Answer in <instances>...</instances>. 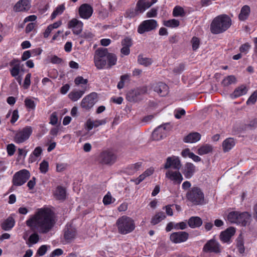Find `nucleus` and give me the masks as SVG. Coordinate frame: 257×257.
Returning a JSON list of instances; mask_svg holds the SVG:
<instances>
[{
    "instance_id": "30",
    "label": "nucleus",
    "mask_w": 257,
    "mask_h": 257,
    "mask_svg": "<svg viewBox=\"0 0 257 257\" xmlns=\"http://www.w3.org/2000/svg\"><path fill=\"white\" fill-rule=\"evenodd\" d=\"M247 88L245 85H242L237 87L231 94L232 97H238L245 94L247 92Z\"/></svg>"
},
{
    "instance_id": "21",
    "label": "nucleus",
    "mask_w": 257,
    "mask_h": 257,
    "mask_svg": "<svg viewBox=\"0 0 257 257\" xmlns=\"http://www.w3.org/2000/svg\"><path fill=\"white\" fill-rule=\"evenodd\" d=\"M30 8L31 4L29 0H20L15 5L14 10L15 12L27 11Z\"/></svg>"
},
{
    "instance_id": "27",
    "label": "nucleus",
    "mask_w": 257,
    "mask_h": 257,
    "mask_svg": "<svg viewBox=\"0 0 257 257\" xmlns=\"http://www.w3.org/2000/svg\"><path fill=\"white\" fill-rule=\"evenodd\" d=\"M200 134L198 133L195 132L189 134L184 138L183 141L185 143H193L200 140Z\"/></svg>"
},
{
    "instance_id": "20",
    "label": "nucleus",
    "mask_w": 257,
    "mask_h": 257,
    "mask_svg": "<svg viewBox=\"0 0 257 257\" xmlns=\"http://www.w3.org/2000/svg\"><path fill=\"white\" fill-rule=\"evenodd\" d=\"M235 232V228L233 227H230L221 232L219 235L220 239L223 242H228L231 237L234 234Z\"/></svg>"
},
{
    "instance_id": "25",
    "label": "nucleus",
    "mask_w": 257,
    "mask_h": 257,
    "mask_svg": "<svg viewBox=\"0 0 257 257\" xmlns=\"http://www.w3.org/2000/svg\"><path fill=\"white\" fill-rule=\"evenodd\" d=\"M188 224L191 228H195L201 226L202 220L199 217L192 216L188 219Z\"/></svg>"
},
{
    "instance_id": "4",
    "label": "nucleus",
    "mask_w": 257,
    "mask_h": 257,
    "mask_svg": "<svg viewBox=\"0 0 257 257\" xmlns=\"http://www.w3.org/2000/svg\"><path fill=\"white\" fill-rule=\"evenodd\" d=\"M231 25V20L226 15H221L215 17L210 25L212 33L218 34L226 31Z\"/></svg>"
},
{
    "instance_id": "13",
    "label": "nucleus",
    "mask_w": 257,
    "mask_h": 257,
    "mask_svg": "<svg viewBox=\"0 0 257 257\" xmlns=\"http://www.w3.org/2000/svg\"><path fill=\"white\" fill-rule=\"evenodd\" d=\"M203 251L205 252L218 253L221 251V247L220 244L216 240L211 239L204 244Z\"/></svg>"
},
{
    "instance_id": "33",
    "label": "nucleus",
    "mask_w": 257,
    "mask_h": 257,
    "mask_svg": "<svg viewBox=\"0 0 257 257\" xmlns=\"http://www.w3.org/2000/svg\"><path fill=\"white\" fill-rule=\"evenodd\" d=\"M235 145V142L232 138H228L223 141L222 147L225 152L229 151Z\"/></svg>"
},
{
    "instance_id": "43",
    "label": "nucleus",
    "mask_w": 257,
    "mask_h": 257,
    "mask_svg": "<svg viewBox=\"0 0 257 257\" xmlns=\"http://www.w3.org/2000/svg\"><path fill=\"white\" fill-rule=\"evenodd\" d=\"M24 102L25 105L27 108L32 110H34L35 109L36 103L32 99L27 97L25 99Z\"/></svg>"
},
{
    "instance_id": "6",
    "label": "nucleus",
    "mask_w": 257,
    "mask_h": 257,
    "mask_svg": "<svg viewBox=\"0 0 257 257\" xmlns=\"http://www.w3.org/2000/svg\"><path fill=\"white\" fill-rule=\"evenodd\" d=\"M118 232L126 234L132 232L135 228L134 220L130 217L123 216L119 218L116 221Z\"/></svg>"
},
{
    "instance_id": "31",
    "label": "nucleus",
    "mask_w": 257,
    "mask_h": 257,
    "mask_svg": "<svg viewBox=\"0 0 257 257\" xmlns=\"http://www.w3.org/2000/svg\"><path fill=\"white\" fill-rule=\"evenodd\" d=\"M85 90H73L68 94L69 98L73 101H76L81 98L84 94Z\"/></svg>"
},
{
    "instance_id": "19",
    "label": "nucleus",
    "mask_w": 257,
    "mask_h": 257,
    "mask_svg": "<svg viewBox=\"0 0 257 257\" xmlns=\"http://www.w3.org/2000/svg\"><path fill=\"white\" fill-rule=\"evenodd\" d=\"M122 48L120 49L121 54L127 56L130 54V47L133 45L132 39L128 37H125L121 40Z\"/></svg>"
},
{
    "instance_id": "60",
    "label": "nucleus",
    "mask_w": 257,
    "mask_h": 257,
    "mask_svg": "<svg viewBox=\"0 0 257 257\" xmlns=\"http://www.w3.org/2000/svg\"><path fill=\"white\" fill-rule=\"evenodd\" d=\"M19 118L18 111V110H15L13 112L12 116L11 118V122L12 123H15Z\"/></svg>"
},
{
    "instance_id": "40",
    "label": "nucleus",
    "mask_w": 257,
    "mask_h": 257,
    "mask_svg": "<svg viewBox=\"0 0 257 257\" xmlns=\"http://www.w3.org/2000/svg\"><path fill=\"white\" fill-rule=\"evenodd\" d=\"M236 78L233 75H230L225 78L222 82L224 86H228L229 85L236 82Z\"/></svg>"
},
{
    "instance_id": "52",
    "label": "nucleus",
    "mask_w": 257,
    "mask_h": 257,
    "mask_svg": "<svg viewBox=\"0 0 257 257\" xmlns=\"http://www.w3.org/2000/svg\"><path fill=\"white\" fill-rule=\"evenodd\" d=\"M191 42L192 44V49L193 50H197L199 46L200 41L198 38L194 37L192 38Z\"/></svg>"
},
{
    "instance_id": "58",
    "label": "nucleus",
    "mask_w": 257,
    "mask_h": 257,
    "mask_svg": "<svg viewBox=\"0 0 257 257\" xmlns=\"http://www.w3.org/2000/svg\"><path fill=\"white\" fill-rule=\"evenodd\" d=\"M185 110L184 109H178L175 110V117L177 119H180L182 115L185 114Z\"/></svg>"
},
{
    "instance_id": "46",
    "label": "nucleus",
    "mask_w": 257,
    "mask_h": 257,
    "mask_svg": "<svg viewBox=\"0 0 257 257\" xmlns=\"http://www.w3.org/2000/svg\"><path fill=\"white\" fill-rule=\"evenodd\" d=\"M49 164L45 160H43L40 164V171L42 173L45 174L48 170Z\"/></svg>"
},
{
    "instance_id": "15",
    "label": "nucleus",
    "mask_w": 257,
    "mask_h": 257,
    "mask_svg": "<svg viewBox=\"0 0 257 257\" xmlns=\"http://www.w3.org/2000/svg\"><path fill=\"white\" fill-rule=\"evenodd\" d=\"M76 229L71 224H67L64 231V238L66 243H70L76 236Z\"/></svg>"
},
{
    "instance_id": "29",
    "label": "nucleus",
    "mask_w": 257,
    "mask_h": 257,
    "mask_svg": "<svg viewBox=\"0 0 257 257\" xmlns=\"http://www.w3.org/2000/svg\"><path fill=\"white\" fill-rule=\"evenodd\" d=\"M250 12V9L249 6H244L241 9L240 14L238 15V19L240 21H245L246 20Z\"/></svg>"
},
{
    "instance_id": "10",
    "label": "nucleus",
    "mask_w": 257,
    "mask_h": 257,
    "mask_svg": "<svg viewBox=\"0 0 257 257\" xmlns=\"http://www.w3.org/2000/svg\"><path fill=\"white\" fill-rule=\"evenodd\" d=\"M32 127L27 126L17 131L14 136V140L17 144L23 143L27 141L32 133Z\"/></svg>"
},
{
    "instance_id": "48",
    "label": "nucleus",
    "mask_w": 257,
    "mask_h": 257,
    "mask_svg": "<svg viewBox=\"0 0 257 257\" xmlns=\"http://www.w3.org/2000/svg\"><path fill=\"white\" fill-rule=\"evenodd\" d=\"M112 196L109 192H108L104 196L103 199V203L105 205H107L111 204L112 202Z\"/></svg>"
},
{
    "instance_id": "63",
    "label": "nucleus",
    "mask_w": 257,
    "mask_h": 257,
    "mask_svg": "<svg viewBox=\"0 0 257 257\" xmlns=\"http://www.w3.org/2000/svg\"><path fill=\"white\" fill-rule=\"evenodd\" d=\"M187 227V224L185 222H181L179 223H177L175 226V228L176 229H180L181 230L185 229Z\"/></svg>"
},
{
    "instance_id": "44",
    "label": "nucleus",
    "mask_w": 257,
    "mask_h": 257,
    "mask_svg": "<svg viewBox=\"0 0 257 257\" xmlns=\"http://www.w3.org/2000/svg\"><path fill=\"white\" fill-rule=\"evenodd\" d=\"M139 10H137V6L136 7L135 10H130L125 13V17L126 18H133L137 16L140 13H143Z\"/></svg>"
},
{
    "instance_id": "37",
    "label": "nucleus",
    "mask_w": 257,
    "mask_h": 257,
    "mask_svg": "<svg viewBox=\"0 0 257 257\" xmlns=\"http://www.w3.org/2000/svg\"><path fill=\"white\" fill-rule=\"evenodd\" d=\"M138 63L142 65H144L146 67L149 66L152 63V61L151 59L143 57V55H139L138 58Z\"/></svg>"
},
{
    "instance_id": "53",
    "label": "nucleus",
    "mask_w": 257,
    "mask_h": 257,
    "mask_svg": "<svg viewBox=\"0 0 257 257\" xmlns=\"http://www.w3.org/2000/svg\"><path fill=\"white\" fill-rule=\"evenodd\" d=\"M74 82L76 85H79L80 84H86L88 82V80L84 79L81 76H78L75 79Z\"/></svg>"
},
{
    "instance_id": "45",
    "label": "nucleus",
    "mask_w": 257,
    "mask_h": 257,
    "mask_svg": "<svg viewBox=\"0 0 257 257\" xmlns=\"http://www.w3.org/2000/svg\"><path fill=\"white\" fill-rule=\"evenodd\" d=\"M130 75L128 74H124L123 75H121L120 76V80L119 82L118 83L117 87L119 89H122L123 88L124 85V81L126 80H127L129 79Z\"/></svg>"
},
{
    "instance_id": "59",
    "label": "nucleus",
    "mask_w": 257,
    "mask_h": 257,
    "mask_svg": "<svg viewBox=\"0 0 257 257\" xmlns=\"http://www.w3.org/2000/svg\"><path fill=\"white\" fill-rule=\"evenodd\" d=\"M58 121V118L57 116L56 113L55 112H53L50 116V123L52 125H55L57 124Z\"/></svg>"
},
{
    "instance_id": "39",
    "label": "nucleus",
    "mask_w": 257,
    "mask_h": 257,
    "mask_svg": "<svg viewBox=\"0 0 257 257\" xmlns=\"http://www.w3.org/2000/svg\"><path fill=\"white\" fill-rule=\"evenodd\" d=\"M236 247L240 253H243L244 252L245 248L244 246V242L242 237L240 235L236 240Z\"/></svg>"
},
{
    "instance_id": "8",
    "label": "nucleus",
    "mask_w": 257,
    "mask_h": 257,
    "mask_svg": "<svg viewBox=\"0 0 257 257\" xmlns=\"http://www.w3.org/2000/svg\"><path fill=\"white\" fill-rule=\"evenodd\" d=\"M172 128L169 123H165L157 127L152 133V138L154 141H160L167 136V132Z\"/></svg>"
},
{
    "instance_id": "5",
    "label": "nucleus",
    "mask_w": 257,
    "mask_h": 257,
    "mask_svg": "<svg viewBox=\"0 0 257 257\" xmlns=\"http://www.w3.org/2000/svg\"><path fill=\"white\" fill-rule=\"evenodd\" d=\"M186 197L194 205H202L206 203L204 193L198 187L191 188L186 193Z\"/></svg>"
},
{
    "instance_id": "12",
    "label": "nucleus",
    "mask_w": 257,
    "mask_h": 257,
    "mask_svg": "<svg viewBox=\"0 0 257 257\" xmlns=\"http://www.w3.org/2000/svg\"><path fill=\"white\" fill-rule=\"evenodd\" d=\"M157 27V22L153 19L144 21L138 27V32L141 34L155 30Z\"/></svg>"
},
{
    "instance_id": "28",
    "label": "nucleus",
    "mask_w": 257,
    "mask_h": 257,
    "mask_svg": "<svg viewBox=\"0 0 257 257\" xmlns=\"http://www.w3.org/2000/svg\"><path fill=\"white\" fill-rule=\"evenodd\" d=\"M15 219L12 216H9L1 224V227L4 230L8 231L11 229L15 225Z\"/></svg>"
},
{
    "instance_id": "18",
    "label": "nucleus",
    "mask_w": 257,
    "mask_h": 257,
    "mask_svg": "<svg viewBox=\"0 0 257 257\" xmlns=\"http://www.w3.org/2000/svg\"><path fill=\"white\" fill-rule=\"evenodd\" d=\"M83 23L76 19H72L68 24L69 29L73 28V32L74 34L78 35L82 31Z\"/></svg>"
},
{
    "instance_id": "2",
    "label": "nucleus",
    "mask_w": 257,
    "mask_h": 257,
    "mask_svg": "<svg viewBox=\"0 0 257 257\" xmlns=\"http://www.w3.org/2000/svg\"><path fill=\"white\" fill-rule=\"evenodd\" d=\"M116 55L109 53L107 48L101 47L95 50L94 63L97 69H110L116 64Z\"/></svg>"
},
{
    "instance_id": "36",
    "label": "nucleus",
    "mask_w": 257,
    "mask_h": 257,
    "mask_svg": "<svg viewBox=\"0 0 257 257\" xmlns=\"http://www.w3.org/2000/svg\"><path fill=\"white\" fill-rule=\"evenodd\" d=\"M239 212L238 211H231L229 212L227 216L228 221L232 223L237 224Z\"/></svg>"
},
{
    "instance_id": "42",
    "label": "nucleus",
    "mask_w": 257,
    "mask_h": 257,
    "mask_svg": "<svg viewBox=\"0 0 257 257\" xmlns=\"http://www.w3.org/2000/svg\"><path fill=\"white\" fill-rule=\"evenodd\" d=\"M185 15V12L183 8L180 6H176L174 8L173 11L174 17H183Z\"/></svg>"
},
{
    "instance_id": "9",
    "label": "nucleus",
    "mask_w": 257,
    "mask_h": 257,
    "mask_svg": "<svg viewBox=\"0 0 257 257\" xmlns=\"http://www.w3.org/2000/svg\"><path fill=\"white\" fill-rule=\"evenodd\" d=\"M116 159V156L112 152L104 151L98 155L97 161L102 165H111L114 163Z\"/></svg>"
},
{
    "instance_id": "1",
    "label": "nucleus",
    "mask_w": 257,
    "mask_h": 257,
    "mask_svg": "<svg viewBox=\"0 0 257 257\" xmlns=\"http://www.w3.org/2000/svg\"><path fill=\"white\" fill-rule=\"evenodd\" d=\"M26 224L34 232L29 236L28 242L33 244H36L39 240V235L36 231L45 234L54 227L55 224L54 213L48 208L39 209L26 221Z\"/></svg>"
},
{
    "instance_id": "50",
    "label": "nucleus",
    "mask_w": 257,
    "mask_h": 257,
    "mask_svg": "<svg viewBox=\"0 0 257 257\" xmlns=\"http://www.w3.org/2000/svg\"><path fill=\"white\" fill-rule=\"evenodd\" d=\"M7 150L9 156H13L16 151V147L13 144H10L7 145Z\"/></svg>"
},
{
    "instance_id": "64",
    "label": "nucleus",
    "mask_w": 257,
    "mask_h": 257,
    "mask_svg": "<svg viewBox=\"0 0 257 257\" xmlns=\"http://www.w3.org/2000/svg\"><path fill=\"white\" fill-rule=\"evenodd\" d=\"M62 60L57 56H53L51 59V62L53 64H60L62 62Z\"/></svg>"
},
{
    "instance_id": "61",
    "label": "nucleus",
    "mask_w": 257,
    "mask_h": 257,
    "mask_svg": "<svg viewBox=\"0 0 257 257\" xmlns=\"http://www.w3.org/2000/svg\"><path fill=\"white\" fill-rule=\"evenodd\" d=\"M9 65L12 68L16 67H21L20 61L16 59H13L10 63Z\"/></svg>"
},
{
    "instance_id": "24",
    "label": "nucleus",
    "mask_w": 257,
    "mask_h": 257,
    "mask_svg": "<svg viewBox=\"0 0 257 257\" xmlns=\"http://www.w3.org/2000/svg\"><path fill=\"white\" fill-rule=\"evenodd\" d=\"M195 171V166L192 163H187L185 164L183 173L186 178H190L193 175Z\"/></svg>"
},
{
    "instance_id": "51",
    "label": "nucleus",
    "mask_w": 257,
    "mask_h": 257,
    "mask_svg": "<svg viewBox=\"0 0 257 257\" xmlns=\"http://www.w3.org/2000/svg\"><path fill=\"white\" fill-rule=\"evenodd\" d=\"M158 8H154L147 12L146 16L147 18L156 17L157 15Z\"/></svg>"
},
{
    "instance_id": "26",
    "label": "nucleus",
    "mask_w": 257,
    "mask_h": 257,
    "mask_svg": "<svg viewBox=\"0 0 257 257\" xmlns=\"http://www.w3.org/2000/svg\"><path fill=\"white\" fill-rule=\"evenodd\" d=\"M250 215L247 212H239L237 224H241L242 226H245L249 221Z\"/></svg>"
},
{
    "instance_id": "7",
    "label": "nucleus",
    "mask_w": 257,
    "mask_h": 257,
    "mask_svg": "<svg viewBox=\"0 0 257 257\" xmlns=\"http://www.w3.org/2000/svg\"><path fill=\"white\" fill-rule=\"evenodd\" d=\"M147 86L137 87L136 89L130 90L126 95V99L131 102H137L143 99L144 95L147 93Z\"/></svg>"
},
{
    "instance_id": "57",
    "label": "nucleus",
    "mask_w": 257,
    "mask_h": 257,
    "mask_svg": "<svg viewBox=\"0 0 257 257\" xmlns=\"http://www.w3.org/2000/svg\"><path fill=\"white\" fill-rule=\"evenodd\" d=\"M47 250V246L46 245H43L41 246L37 250V254L40 256H42L45 254Z\"/></svg>"
},
{
    "instance_id": "35",
    "label": "nucleus",
    "mask_w": 257,
    "mask_h": 257,
    "mask_svg": "<svg viewBox=\"0 0 257 257\" xmlns=\"http://www.w3.org/2000/svg\"><path fill=\"white\" fill-rule=\"evenodd\" d=\"M213 148L211 145L209 144H206L200 147L197 151V153L199 155H203L207 154L211 152Z\"/></svg>"
},
{
    "instance_id": "55",
    "label": "nucleus",
    "mask_w": 257,
    "mask_h": 257,
    "mask_svg": "<svg viewBox=\"0 0 257 257\" xmlns=\"http://www.w3.org/2000/svg\"><path fill=\"white\" fill-rule=\"evenodd\" d=\"M20 68H21V67H14L12 68L10 70L11 74L12 75V76L13 77H16L18 76V75H19L20 71Z\"/></svg>"
},
{
    "instance_id": "32",
    "label": "nucleus",
    "mask_w": 257,
    "mask_h": 257,
    "mask_svg": "<svg viewBox=\"0 0 257 257\" xmlns=\"http://www.w3.org/2000/svg\"><path fill=\"white\" fill-rule=\"evenodd\" d=\"M55 197L58 200H64L66 197V191L61 186H58L54 194Z\"/></svg>"
},
{
    "instance_id": "22",
    "label": "nucleus",
    "mask_w": 257,
    "mask_h": 257,
    "mask_svg": "<svg viewBox=\"0 0 257 257\" xmlns=\"http://www.w3.org/2000/svg\"><path fill=\"white\" fill-rule=\"evenodd\" d=\"M154 90L160 96H165L168 93L169 87L165 83L160 82L155 85Z\"/></svg>"
},
{
    "instance_id": "34",
    "label": "nucleus",
    "mask_w": 257,
    "mask_h": 257,
    "mask_svg": "<svg viewBox=\"0 0 257 257\" xmlns=\"http://www.w3.org/2000/svg\"><path fill=\"white\" fill-rule=\"evenodd\" d=\"M166 218V215L164 212H159L157 213L152 218L151 223L152 225H155Z\"/></svg>"
},
{
    "instance_id": "16",
    "label": "nucleus",
    "mask_w": 257,
    "mask_h": 257,
    "mask_svg": "<svg viewBox=\"0 0 257 257\" xmlns=\"http://www.w3.org/2000/svg\"><path fill=\"white\" fill-rule=\"evenodd\" d=\"M189 237V234L185 231H179L172 233L170 239L175 243H179L186 241Z\"/></svg>"
},
{
    "instance_id": "62",
    "label": "nucleus",
    "mask_w": 257,
    "mask_h": 257,
    "mask_svg": "<svg viewBox=\"0 0 257 257\" xmlns=\"http://www.w3.org/2000/svg\"><path fill=\"white\" fill-rule=\"evenodd\" d=\"M42 153V149L40 147H36L33 152V155L36 157H39Z\"/></svg>"
},
{
    "instance_id": "49",
    "label": "nucleus",
    "mask_w": 257,
    "mask_h": 257,
    "mask_svg": "<svg viewBox=\"0 0 257 257\" xmlns=\"http://www.w3.org/2000/svg\"><path fill=\"white\" fill-rule=\"evenodd\" d=\"M185 65L183 63H180L173 69V72L175 75L181 73L185 69Z\"/></svg>"
},
{
    "instance_id": "11",
    "label": "nucleus",
    "mask_w": 257,
    "mask_h": 257,
    "mask_svg": "<svg viewBox=\"0 0 257 257\" xmlns=\"http://www.w3.org/2000/svg\"><path fill=\"white\" fill-rule=\"evenodd\" d=\"M30 177V172L25 169L22 170L15 174L13 178V183L14 185L21 186Z\"/></svg>"
},
{
    "instance_id": "14",
    "label": "nucleus",
    "mask_w": 257,
    "mask_h": 257,
    "mask_svg": "<svg viewBox=\"0 0 257 257\" xmlns=\"http://www.w3.org/2000/svg\"><path fill=\"white\" fill-rule=\"evenodd\" d=\"M97 94L95 92H92L84 97L81 102V106L86 109L89 110L95 103Z\"/></svg>"
},
{
    "instance_id": "3",
    "label": "nucleus",
    "mask_w": 257,
    "mask_h": 257,
    "mask_svg": "<svg viewBox=\"0 0 257 257\" xmlns=\"http://www.w3.org/2000/svg\"><path fill=\"white\" fill-rule=\"evenodd\" d=\"M181 166L182 165L178 157L174 156L168 157L164 165V168L169 169L172 168L177 171L168 170L166 172L165 177L173 181L174 184H180L183 179L182 174L179 171Z\"/></svg>"
},
{
    "instance_id": "47",
    "label": "nucleus",
    "mask_w": 257,
    "mask_h": 257,
    "mask_svg": "<svg viewBox=\"0 0 257 257\" xmlns=\"http://www.w3.org/2000/svg\"><path fill=\"white\" fill-rule=\"evenodd\" d=\"M257 99V90L254 91L249 96L246 101V104H253L255 103Z\"/></svg>"
},
{
    "instance_id": "56",
    "label": "nucleus",
    "mask_w": 257,
    "mask_h": 257,
    "mask_svg": "<svg viewBox=\"0 0 257 257\" xmlns=\"http://www.w3.org/2000/svg\"><path fill=\"white\" fill-rule=\"evenodd\" d=\"M31 77V74L30 73H28L25 78L24 87L27 89L31 84L30 78Z\"/></svg>"
},
{
    "instance_id": "38",
    "label": "nucleus",
    "mask_w": 257,
    "mask_h": 257,
    "mask_svg": "<svg viewBox=\"0 0 257 257\" xmlns=\"http://www.w3.org/2000/svg\"><path fill=\"white\" fill-rule=\"evenodd\" d=\"M65 9L64 4L58 6L52 13L51 18V20L54 19L58 15H61Z\"/></svg>"
},
{
    "instance_id": "23",
    "label": "nucleus",
    "mask_w": 257,
    "mask_h": 257,
    "mask_svg": "<svg viewBox=\"0 0 257 257\" xmlns=\"http://www.w3.org/2000/svg\"><path fill=\"white\" fill-rule=\"evenodd\" d=\"M157 0H152L151 2H147V0H139L137 3V10L144 12L147 9L151 7Z\"/></svg>"
},
{
    "instance_id": "17",
    "label": "nucleus",
    "mask_w": 257,
    "mask_h": 257,
    "mask_svg": "<svg viewBox=\"0 0 257 257\" xmlns=\"http://www.w3.org/2000/svg\"><path fill=\"white\" fill-rule=\"evenodd\" d=\"M93 13L92 7L87 4H82L79 8V14L81 18L85 19L89 18Z\"/></svg>"
},
{
    "instance_id": "41",
    "label": "nucleus",
    "mask_w": 257,
    "mask_h": 257,
    "mask_svg": "<svg viewBox=\"0 0 257 257\" xmlns=\"http://www.w3.org/2000/svg\"><path fill=\"white\" fill-rule=\"evenodd\" d=\"M164 25L167 27L175 28L179 26L180 22L175 19L165 21L163 23Z\"/></svg>"
},
{
    "instance_id": "54",
    "label": "nucleus",
    "mask_w": 257,
    "mask_h": 257,
    "mask_svg": "<svg viewBox=\"0 0 257 257\" xmlns=\"http://www.w3.org/2000/svg\"><path fill=\"white\" fill-rule=\"evenodd\" d=\"M250 48V45L249 43H246L243 45H242L239 48V51L241 53H244L246 54L248 50Z\"/></svg>"
}]
</instances>
